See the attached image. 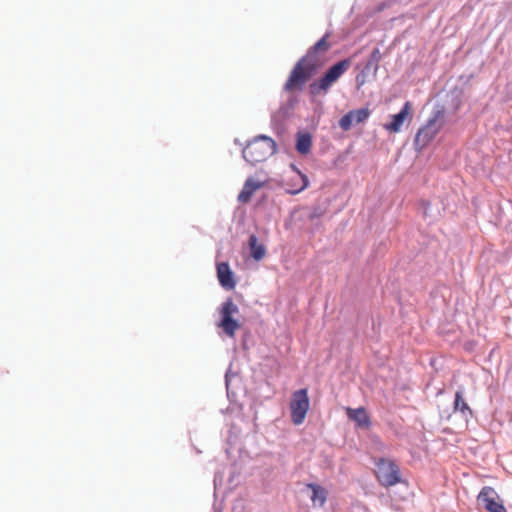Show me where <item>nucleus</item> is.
I'll list each match as a JSON object with an SVG mask.
<instances>
[{
    "label": "nucleus",
    "instance_id": "obj_10",
    "mask_svg": "<svg viewBox=\"0 0 512 512\" xmlns=\"http://www.w3.org/2000/svg\"><path fill=\"white\" fill-rule=\"evenodd\" d=\"M410 109V102H405L401 110L392 116V121L390 123H386L384 128L391 133L400 132L405 120L408 119L410 115Z\"/></svg>",
    "mask_w": 512,
    "mask_h": 512
},
{
    "label": "nucleus",
    "instance_id": "obj_24",
    "mask_svg": "<svg viewBox=\"0 0 512 512\" xmlns=\"http://www.w3.org/2000/svg\"><path fill=\"white\" fill-rule=\"evenodd\" d=\"M234 142H235V144H238V145L242 146V143H240V141L238 139H235Z\"/></svg>",
    "mask_w": 512,
    "mask_h": 512
},
{
    "label": "nucleus",
    "instance_id": "obj_11",
    "mask_svg": "<svg viewBox=\"0 0 512 512\" xmlns=\"http://www.w3.org/2000/svg\"><path fill=\"white\" fill-rule=\"evenodd\" d=\"M217 277L223 288L227 290L235 288L236 282L233 277V272L227 262L217 264Z\"/></svg>",
    "mask_w": 512,
    "mask_h": 512
},
{
    "label": "nucleus",
    "instance_id": "obj_18",
    "mask_svg": "<svg viewBox=\"0 0 512 512\" xmlns=\"http://www.w3.org/2000/svg\"><path fill=\"white\" fill-rule=\"evenodd\" d=\"M290 167L296 173L295 176L296 179L300 181V186L292 189H286V192L290 195H296L308 187L309 179L305 174L301 173L294 164H291Z\"/></svg>",
    "mask_w": 512,
    "mask_h": 512
},
{
    "label": "nucleus",
    "instance_id": "obj_4",
    "mask_svg": "<svg viewBox=\"0 0 512 512\" xmlns=\"http://www.w3.org/2000/svg\"><path fill=\"white\" fill-rule=\"evenodd\" d=\"M350 64L349 59H343L330 66L318 81H314L309 85L310 93L314 96L321 92L327 93L333 83L349 69Z\"/></svg>",
    "mask_w": 512,
    "mask_h": 512
},
{
    "label": "nucleus",
    "instance_id": "obj_6",
    "mask_svg": "<svg viewBox=\"0 0 512 512\" xmlns=\"http://www.w3.org/2000/svg\"><path fill=\"white\" fill-rule=\"evenodd\" d=\"M238 311V306L233 302L231 298H228L222 304L220 310L221 320L219 326L230 337H233L236 330L240 327L239 322L233 318V315L238 313Z\"/></svg>",
    "mask_w": 512,
    "mask_h": 512
},
{
    "label": "nucleus",
    "instance_id": "obj_2",
    "mask_svg": "<svg viewBox=\"0 0 512 512\" xmlns=\"http://www.w3.org/2000/svg\"><path fill=\"white\" fill-rule=\"evenodd\" d=\"M276 151V142L271 137L261 134L247 142L242 148V156L246 162L255 165L263 162Z\"/></svg>",
    "mask_w": 512,
    "mask_h": 512
},
{
    "label": "nucleus",
    "instance_id": "obj_9",
    "mask_svg": "<svg viewBox=\"0 0 512 512\" xmlns=\"http://www.w3.org/2000/svg\"><path fill=\"white\" fill-rule=\"evenodd\" d=\"M369 116L370 110L368 108L351 110L340 118L339 127L343 131H348L353 125L365 122Z\"/></svg>",
    "mask_w": 512,
    "mask_h": 512
},
{
    "label": "nucleus",
    "instance_id": "obj_16",
    "mask_svg": "<svg viewBox=\"0 0 512 512\" xmlns=\"http://www.w3.org/2000/svg\"><path fill=\"white\" fill-rule=\"evenodd\" d=\"M248 245L250 249V255L254 260L260 261L264 258L266 255V248L263 244L258 243V238L256 235L251 234L249 236Z\"/></svg>",
    "mask_w": 512,
    "mask_h": 512
},
{
    "label": "nucleus",
    "instance_id": "obj_7",
    "mask_svg": "<svg viewBox=\"0 0 512 512\" xmlns=\"http://www.w3.org/2000/svg\"><path fill=\"white\" fill-rule=\"evenodd\" d=\"M377 478L383 486H393L400 482L398 466L387 459H380L377 463Z\"/></svg>",
    "mask_w": 512,
    "mask_h": 512
},
{
    "label": "nucleus",
    "instance_id": "obj_20",
    "mask_svg": "<svg viewBox=\"0 0 512 512\" xmlns=\"http://www.w3.org/2000/svg\"><path fill=\"white\" fill-rule=\"evenodd\" d=\"M380 59H381L380 50L378 48H374L370 54V59H369L368 64H375L377 66Z\"/></svg>",
    "mask_w": 512,
    "mask_h": 512
},
{
    "label": "nucleus",
    "instance_id": "obj_5",
    "mask_svg": "<svg viewBox=\"0 0 512 512\" xmlns=\"http://www.w3.org/2000/svg\"><path fill=\"white\" fill-rule=\"evenodd\" d=\"M309 409V397L307 389L303 388L292 394L290 402L291 419L295 425L303 423Z\"/></svg>",
    "mask_w": 512,
    "mask_h": 512
},
{
    "label": "nucleus",
    "instance_id": "obj_21",
    "mask_svg": "<svg viewBox=\"0 0 512 512\" xmlns=\"http://www.w3.org/2000/svg\"><path fill=\"white\" fill-rule=\"evenodd\" d=\"M287 189H292L300 186V181L296 179V176L292 177L290 180L287 181Z\"/></svg>",
    "mask_w": 512,
    "mask_h": 512
},
{
    "label": "nucleus",
    "instance_id": "obj_13",
    "mask_svg": "<svg viewBox=\"0 0 512 512\" xmlns=\"http://www.w3.org/2000/svg\"><path fill=\"white\" fill-rule=\"evenodd\" d=\"M307 488L311 490L310 499L314 506L322 507L327 499L326 490L318 484L309 483Z\"/></svg>",
    "mask_w": 512,
    "mask_h": 512
},
{
    "label": "nucleus",
    "instance_id": "obj_8",
    "mask_svg": "<svg viewBox=\"0 0 512 512\" xmlns=\"http://www.w3.org/2000/svg\"><path fill=\"white\" fill-rule=\"evenodd\" d=\"M499 498L494 488L490 486H484L478 494V502L484 506L489 512H507L505 506L497 502Z\"/></svg>",
    "mask_w": 512,
    "mask_h": 512
},
{
    "label": "nucleus",
    "instance_id": "obj_17",
    "mask_svg": "<svg viewBox=\"0 0 512 512\" xmlns=\"http://www.w3.org/2000/svg\"><path fill=\"white\" fill-rule=\"evenodd\" d=\"M463 389H458L455 393L454 411H459L466 419L472 417V409L468 406L463 397Z\"/></svg>",
    "mask_w": 512,
    "mask_h": 512
},
{
    "label": "nucleus",
    "instance_id": "obj_1",
    "mask_svg": "<svg viewBox=\"0 0 512 512\" xmlns=\"http://www.w3.org/2000/svg\"><path fill=\"white\" fill-rule=\"evenodd\" d=\"M327 38L328 34H325L308 49L304 56L298 60L284 85L285 91L303 89L305 83L312 77L316 70L317 61L315 59V54L319 51L326 52L330 47L327 43Z\"/></svg>",
    "mask_w": 512,
    "mask_h": 512
},
{
    "label": "nucleus",
    "instance_id": "obj_14",
    "mask_svg": "<svg viewBox=\"0 0 512 512\" xmlns=\"http://www.w3.org/2000/svg\"><path fill=\"white\" fill-rule=\"evenodd\" d=\"M261 187V183L258 181L253 180L252 178H248L243 186L242 191L239 193L237 200L240 203H247L254 191L259 189Z\"/></svg>",
    "mask_w": 512,
    "mask_h": 512
},
{
    "label": "nucleus",
    "instance_id": "obj_23",
    "mask_svg": "<svg viewBox=\"0 0 512 512\" xmlns=\"http://www.w3.org/2000/svg\"><path fill=\"white\" fill-rule=\"evenodd\" d=\"M318 216H319V214H318V213H316V212H314V213H312V214L310 215V218H311V219H313L314 217H318Z\"/></svg>",
    "mask_w": 512,
    "mask_h": 512
},
{
    "label": "nucleus",
    "instance_id": "obj_25",
    "mask_svg": "<svg viewBox=\"0 0 512 512\" xmlns=\"http://www.w3.org/2000/svg\"><path fill=\"white\" fill-rule=\"evenodd\" d=\"M272 124H275V117H272Z\"/></svg>",
    "mask_w": 512,
    "mask_h": 512
},
{
    "label": "nucleus",
    "instance_id": "obj_15",
    "mask_svg": "<svg viewBox=\"0 0 512 512\" xmlns=\"http://www.w3.org/2000/svg\"><path fill=\"white\" fill-rule=\"evenodd\" d=\"M312 146V136L308 132H298L296 135V150L302 155L310 152Z\"/></svg>",
    "mask_w": 512,
    "mask_h": 512
},
{
    "label": "nucleus",
    "instance_id": "obj_22",
    "mask_svg": "<svg viewBox=\"0 0 512 512\" xmlns=\"http://www.w3.org/2000/svg\"><path fill=\"white\" fill-rule=\"evenodd\" d=\"M222 480V475L220 472H216L215 473V476H214V485L215 487L218 485V482H221Z\"/></svg>",
    "mask_w": 512,
    "mask_h": 512
},
{
    "label": "nucleus",
    "instance_id": "obj_19",
    "mask_svg": "<svg viewBox=\"0 0 512 512\" xmlns=\"http://www.w3.org/2000/svg\"><path fill=\"white\" fill-rule=\"evenodd\" d=\"M232 377H237V374L236 373H232L230 369H228L226 371V374H225V385H226V390H227V396L230 397V395L232 394L231 390H230V383H231V378Z\"/></svg>",
    "mask_w": 512,
    "mask_h": 512
},
{
    "label": "nucleus",
    "instance_id": "obj_12",
    "mask_svg": "<svg viewBox=\"0 0 512 512\" xmlns=\"http://www.w3.org/2000/svg\"><path fill=\"white\" fill-rule=\"evenodd\" d=\"M347 416L349 420L353 421L357 428L368 429L371 426V420L366 410L363 407L348 408Z\"/></svg>",
    "mask_w": 512,
    "mask_h": 512
},
{
    "label": "nucleus",
    "instance_id": "obj_3",
    "mask_svg": "<svg viewBox=\"0 0 512 512\" xmlns=\"http://www.w3.org/2000/svg\"><path fill=\"white\" fill-rule=\"evenodd\" d=\"M444 125V109H435L428 118L425 125H423L415 135L414 146L416 149L421 150L428 145L438 134Z\"/></svg>",
    "mask_w": 512,
    "mask_h": 512
}]
</instances>
